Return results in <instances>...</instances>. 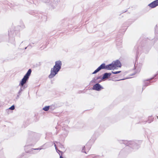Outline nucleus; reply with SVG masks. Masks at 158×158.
I'll list each match as a JSON object with an SVG mask.
<instances>
[{
  "label": "nucleus",
  "instance_id": "f257e3e1",
  "mask_svg": "<svg viewBox=\"0 0 158 158\" xmlns=\"http://www.w3.org/2000/svg\"><path fill=\"white\" fill-rule=\"evenodd\" d=\"M121 64L118 60H116L113 61L112 64L107 65L106 66L105 64H102L95 71L92 73L93 74H95L100 71L101 69H105L108 70H111L115 69L117 67H120Z\"/></svg>",
  "mask_w": 158,
  "mask_h": 158
},
{
  "label": "nucleus",
  "instance_id": "f03ea898",
  "mask_svg": "<svg viewBox=\"0 0 158 158\" xmlns=\"http://www.w3.org/2000/svg\"><path fill=\"white\" fill-rule=\"evenodd\" d=\"M62 63L60 61H57L55 62V64L51 71V73L49 76L50 78L54 77L58 73L61 69Z\"/></svg>",
  "mask_w": 158,
  "mask_h": 158
},
{
  "label": "nucleus",
  "instance_id": "7ed1b4c3",
  "mask_svg": "<svg viewBox=\"0 0 158 158\" xmlns=\"http://www.w3.org/2000/svg\"><path fill=\"white\" fill-rule=\"evenodd\" d=\"M111 74L110 73H105L104 74L103 77L102 78L101 76L95 77L93 78L92 81L94 83L100 82L102 81V80L110 77Z\"/></svg>",
  "mask_w": 158,
  "mask_h": 158
},
{
  "label": "nucleus",
  "instance_id": "20e7f679",
  "mask_svg": "<svg viewBox=\"0 0 158 158\" xmlns=\"http://www.w3.org/2000/svg\"><path fill=\"white\" fill-rule=\"evenodd\" d=\"M31 72V69H29L26 75L22 79L21 82L19 84V85H20L21 87L23 86L24 84L26 83L27 81L29 78V76L30 75Z\"/></svg>",
  "mask_w": 158,
  "mask_h": 158
},
{
  "label": "nucleus",
  "instance_id": "39448f33",
  "mask_svg": "<svg viewBox=\"0 0 158 158\" xmlns=\"http://www.w3.org/2000/svg\"><path fill=\"white\" fill-rule=\"evenodd\" d=\"M158 6V0H156L148 5V6L152 8L156 7Z\"/></svg>",
  "mask_w": 158,
  "mask_h": 158
},
{
  "label": "nucleus",
  "instance_id": "423d86ee",
  "mask_svg": "<svg viewBox=\"0 0 158 158\" xmlns=\"http://www.w3.org/2000/svg\"><path fill=\"white\" fill-rule=\"evenodd\" d=\"M93 89H95L97 91H99L101 89H103V88L100 84L97 83L93 86Z\"/></svg>",
  "mask_w": 158,
  "mask_h": 158
},
{
  "label": "nucleus",
  "instance_id": "0eeeda50",
  "mask_svg": "<svg viewBox=\"0 0 158 158\" xmlns=\"http://www.w3.org/2000/svg\"><path fill=\"white\" fill-rule=\"evenodd\" d=\"M49 106H46L44 108H43V110H45V111H47L49 109Z\"/></svg>",
  "mask_w": 158,
  "mask_h": 158
},
{
  "label": "nucleus",
  "instance_id": "6e6552de",
  "mask_svg": "<svg viewBox=\"0 0 158 158\" xmlns=\"http://www.w3.org/2000/svg\"><path fill=\"white\" fill-rule=\"evenodd\" d=\"M121 72V71H118L117 72H112V73L114 74H116L119 73Z\"/></svg>",
  "mask_w": 158,
  "mask_h": 158
},
{
  "label": "nucleus",
  "instance_id": "1a4fd4ad",
  "mask_svg": "<svg viewBox=\"0 0 158 158\" xmlns=\"http://www.w3.org/2000/svg\"><path fill=\"white\" fill-rule=\"evenodd\" d=\"M23 90V89L22 88H21L20 90H19V92H18V94L19 95H20L22 92V91Z\"/></svg>",
  "mask_w": 158,
  "mask_h": 158
},
{
  "label": "nucleus",
  "instance_id": "9d476101",
  "mask_svg": "<svg viewBox=\"0 0 158 158\" xmlns=\"http://www.w3.org/2000/svg\"><path fill=\"white\" fill-rule=\"evenodd\" d=\"M9 109L11 110H14L15 109V106L14 105L12 106L9 108Z\"/></svg>",
  "mask_w": 158,
  "mask_h": 158
},
{
  "label": "nucleus",
  "instance_id": "9b49d317",
  "mask_svg": "<svg viewBox=\"0 0 158 158\" xmlns=\"http://www.w3.org/2000/svg\"><path fill=\"white\" fill-rule=\"evenodd\" d=\"M42 149H43L42 148H35V149H31V150L32 151L33 150H41Z\"/></svg>",
  "mask_w": 158,
  "mask_h": 158
},
{
  "label": "nucleus",
  "instance_id": "f8f14e48",
  "mask_svg": "<svg viewBox=\"0 0 158 158\" xmlns=\"http://www.w3.org/2000/svg\"><path fill=\"white\" fill-rule=\"evenodd\" d=\"M85 148V147H84V148H83L82 150V152H85V153H86L85 152V150H84V148Z\"/></svg>",
  "mask_w": 158,
  "mask_h": 158
},
{
  "label": "nucleus",
  "instance_id": "ddd939ff",
  "mask_svg": "<svg viewBox=\"0 0 158 158\" xmlns=\"http://www.w3.org/2000/svg\"><path fill=\"white\" fill-rule=\"evenodd\" d=\"M56 144L57 145H58V146H60V143L58 142H56Z\"/></svg>",
  "mask_w": 158,
  "mask_h": 158
},
{
  "label": "nucleus",
  "instance_id": "4468645a",
  "mask_svg": "<svg viewBox=\"0 0 158 158\" xmlns=\"http://www.w3.org/2000/svg\"><path fill=\"white\" fill-rule=\"evenodd\" d=\"M54 146L55 147V149H56V151H57V147L56 146V144H55V143H54Z\"/></svg>",
  "mask_w": 158,
  "mask_h": 158
},
{
  "label": "nucleus",
  "instance_id": "2eb2a0df",
  "mask_svg": "<svg viewBox=\"0 0 158 158\" xmlns=\"http://www.w3.org/2000/svg\"><path fill=\"white\" fill-rule=\"evenodd\" d=\"M60 158H64L63 157L61 156H60Z\"/></svg>",
  "mask_w": 158,
  "mask_h": 158
},
{
  "label": "nucleus",
  "instance_id": "dca6fc26",
  "mask_svg": "<svg viewBox=\"0 0 158 158\" xmlns=\"http://www.w3.org/2000/svg\"><path fill=\"white\" fill-rule=\"evenodd\" d=\"M126 145H129V144H126Z\"/></svg>",
  "mask_w": 158,
  "mask_h": 158
},
{
  "label": "nucleus",
  "instance_id": "f3484780",
  "mask_svg": "<svg viewBox=\"0 0 158 158\" xmlns=\"http://www.w3.org/2000/svg\"><path fill=\"white\" fill-rule=\"evenodd\" d=\"M157 118L158 119V116H157Z\"/></svg>",
  "mask_w": 158,
  "mask_h": 158
}]
</instances>
